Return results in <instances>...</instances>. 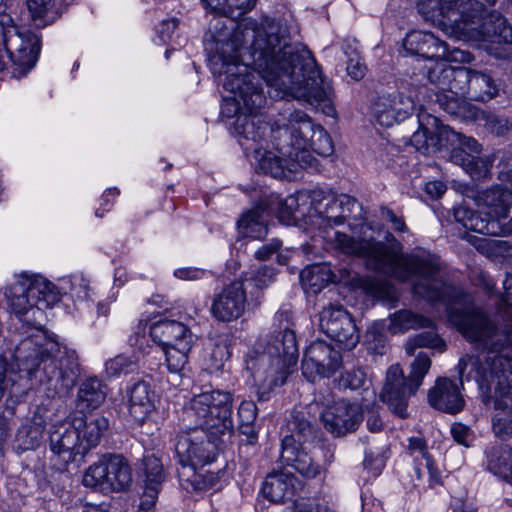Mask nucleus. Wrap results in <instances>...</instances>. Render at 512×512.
I'll list each match as a JSON object with an SVG mask.
<instances>
[{
  "label": "nucleus",
  "instance_id": "1",
  "mask_svg": "<svg viewBox=\"0 0 512 512\" xmlns=\"http://www.w3.org/2000/svg\"><path fill=\"white\" fill-rule=\"evenodd\" d=\"M328 237L344 254L365 259L369 269L401 282L413 280L415 296L443 304L449 321L469 341L487 350L484 362L479 356L462 357L458 374L462 383L474 380L493 402L494 435L501 440L512 438V344L474 307L470 295L444 283L438 257L420 248L411 253H396L383 242L372 238L355 239L339 231Z\"/></svg>",
  "mask_w": 512,
  "mask_h": 512
},
{
  "label": "nucleus",
  "instance_id": "2",
  "mask_svg": "<svg viewBox=\"0 0 512 512\" xmlns=\"http://www.w3.org/2000/svg\"><path fill=\"white\" fill-rule=\"evenodd\" d=\"M8 305L21 322L22 339L13 357L20 372L27 377L42 372L49 397H63L74 387L78 363L74 352L68 351L44 330V310L60 299L56 286L39 275L22 274L5 290Z\"/></svg>",
  "mask_w": 512,
  "mask_h": 512
},
{
  "label": "nucleus",
  "instance_id": "3",
  "mask_svg": "<svg viewBox=\"0 0 512 512\" xmlns=\"http://www.w3.org/2000/svg\"><path fill=\"white\" fill-rule=\"evenodd\" d=\"M237 37L252 42V60L266 82L271 98L296 99L313 107L324 104L330 111V86L322 78L314 57L305 48L288 44L273 22H248Z\"/></svg>",
  "mask_w": 512,
  "mask_h": 512
},
{
  "label": "nucleus",
  "instance_id": "4",
  "mask_svg": "<svg viewBox=\"0 0 512 512\" xmlns=\"http://www.w3.org/2000/svg\"><path fill=\"white\" fill-rule=\"evenodd\" d=\"M248 22H257L252 18L243 19L233 30L227 41L217 39L214 42L208 60L210 69L215 75H225L223 86L233 96L225 99L223 113L227 116L237 115L235 122L236 133L240 136L239 143L249 146H260L261 142H271L276 149V130L283 128L284 117L274 124L266 122L257 112L266 103L265 94L254 81V75L249 73V67L256 72L252 60V41L237 37Z\"/></svg>",
  "mask_w": 512,
  "mask_h": 512
},
{
  "label": "nucleus",
  "instance_id": "5",
  "mask_svg": "<svg viewBox=\"0 0 512 512\" xmlns=\"http://www.w3.org/2000/svg\"><path fill=\"white\" fill-rule=\"evenodd\" d=\"M418 6L429 17L440 16L456 37L487 41L498 58L512 55V27L499 14L487 15L479 0H421Z\"/></svg>",
  "mask_w": 512,
  "mask_h": 512
},
{
  "label": "nucleus",
  "instance_id": "6",
  "mask_svg": "<svg viewBox=\"0 0 512 512\" xmlns=\"http://www.w3.org/2000/svg\"><path fill=\"white\" fill-rule=\"evenodd\" d=\"M276 318L286 323L280 331L257 341L245 358L246 370L258 387V399L267 400L269 393L282 386L298 357L295 331L290 327L288 315L277 313Z\"/></svg>",
  "mask_w": 512,
  "mask_h": 512
},
{
  "label": "nucleus",
  "instance_id": "7",
  "mask_svg": "<svg viewBox=\"0 0 512 512\" xmlns=\"http://www.w3.org/2000/svg\"><path fill=\"white\" fill-rule=\"evenodd\" d=\"M274 136L276 150L288 158V173H295L298 167L317 170L319 162L313 153L328 157L334 151L329 134L301 110L291 112Z\"/></svg>",
  "mask_w": 512,
  "mask_h": 512
},
{
  "label": "nucleus",
  "instance_id": "8",
  "mask_svg": "<svg viewBox=\"0 0 512 512\" xmlns=\"http://www.w3.org/2000/svg\"><path fill=\"white\" fill-rule=\"evenodd\" d=\"M109 422L104 416L76 412L55 423L49 433L51 451L64 463L81 462L95 448Z\"/></svg>",
  "mask_w": 512,
  "mask_h": 512
},
{
  "label": "nucleus",
  "instance_id": "9",
  "mask_svg": "<svg viewBox=\"0 0 512 512\" xmlns=\"http://www.w3.org/2000/svg\"><path fill=\"white\" fill-rule=\"evenodd\" d=\"M233 399L229 392L212 390L194 395L184 408V417L208 431L210 437L228 441L233 432Z\"/></svg>",
  "mask_w": 512,
  "mask_h": 512
},
{
  "label": "nucleus",
  "instance_id": "10",
  "mask_svg": "<svg viewBox=\"0 0 512 512\" xmlns=\"http://www.w3.org/2000/svg\"><path fill=\"white\" fill-rule=\"evenodd\" d=\"M430 367V357L426 353L420 352L410 364L408 377L404 376L403 370L398 364L392 365L388 369L380 398L395 415L401 418L408 417V400L421 386Z\"/></svg>",
  "mask_w": 512,
  "mask_h": 512
},
{
  "label": "nucleus",
  "instance_id": "11",
  "mask_svg": "<svg viewBox=\"0 0 512 512\" xmlns=\"http://www.w3.org/2000/svg\"><path fill=\"white\" fill-rule=\"evenodd\" d=\"M82 483L100 491H124L132 483V473L123 457L106 454L87 468Z\"/></svg>",
  "mask_w": 512,
  "mask_h": 512
},
{
  "label": "nucleus",
  "instance_id": "12",
  "mask_svg": "<svg viewBox=\"0 0 512 512\" xmlns=\"http://www.w3.org/2000/svg\"><path fill=\"white\" fill-rule=\"evenodd\" d=\"M226 442L210 437L208 431L202 428H195L177 436L175 453L183 467L191 466L196 469L213 462L221 445Z\"/></svg>",
  "mask_w": 512,
  "mask_h": 512
},
{
  "label": "nucleus",
  "instance_id": "13",
  "mask_svg": "<svg viewBox=\"0 0 512 512\" xmlns=\"http://www.w3.org/2000/svg\"><path fill=\"white\" fill-rule=\"evenodd\" d=\"M311 205L308 210L309 225L318 228H327L342 225L349 217L357 218L361 214V206L358 201L346 194L335 196L326 194L321 204Z\"/></svg>",
  "mask_w": 512,
  "mask_h": 512
},
{
  "label": "nucleus",
  "instance_id": "14",
  "mask_svg": "<svg viewBox=\"0 0 512 512\" xmlns=\"http://www.w3.org/2000/svg\"><path fill=\"white\" fill-rule=\"evenodd\" d=\"M7 0H0V30L6 51L18 63L33 64L40 52V39L32 32L21 33L13 24V19L6 13Z\"/></svg>",
  "mask_w": 512,
  "mask_h": 512
},
{
  "label": "nucleus",
  "instance_id": "15",
  "mask_svg": "<svg viewBox=\"0 0 512 512\" xmlns=\"http://www.w3.org/2000/svg\"><path fill=\"white\" fill-rule=\"evenodd\" d=\"M425 87H420L412 96L404 93L380 95L373 105V115L376 122L383 127H391L395 123L407 119L418 104L422 107L421 97L424 98Z\"/></svg>",
  "mask_w": 512,
  "mask_h": 512
},
{
  "label": "nucleus",
  "instance_id": "16",
  "mask_svg": "<svg viewBox=\"0 0 512 512\" xmlns=\"http://www.w3.org/2000/svg\"><path fill=\"white\" fill-rule=\"evenodd\" d=\"M404 49L412 55H418L425 59H446L448 61L471 62L473 56L470 52L454 48L448 49V45L429 32L412 31L406 35L403 42Z\"/></svg>",
  "mask_w": 512,
  "mask_h": 512
},
{
  "label": "nucleus",
  "instance_id": "17",
  "mask_svg": "<svg viewBox=\"0 0 512 512\" xmlns=\"http://www.w3.org/2000/svg\"><path fill=\"white\" fill-rule=\"evenodd\" d=\"M319 325L322 332L345 349H353L359 342L360 335L354 320L341 305H329L323 308Z\"/></svg>",
  "mask_w": 512,
  "mask_h": 512
},
{
  "label": "nucleus",
  "instance_id": "18",
  "mask_svg": "<svg viewBox=\"0 0 512 512\" xmlns=\"http://www.w3.org/2000/svg\"><path fill=\"white\" fill-rule=\"evenodd\" d=\"M342 364L338 350L324 341H315L306 349L302 359V374L309 381L330 377Z\"/></svg>",
  "mask_w": 512,
  "mask_h": 512
},
{
  "label": "nucleus",
  "instance_id": "19",
  "mask_svg": "<svg viewBox=\"0 0 512 512\" xmlns=\"http://www.w3.org/2000/svg\"><path fill=\"white\" fill-rule=\"evenodd\" d=\"M323 198L324 191L316 188L307 193L290 195L284 200L274 197L269 203L264 204V207L267 211L277 213L279 220L286 225H291L298 220H303L306 224H309V208H311V205L321 204ZM316 208L319 207L316 206Z\"/></svg>",
  "mask_w": 512,
  "mask_h": 512
},
{
  "label": "nucleus",
  "instance_id": "20",
  "mask_svg": "<svg viewBox=\"0 0 512 512\" xmlns=\"http://www.w3.org/2000/svg\"><path fill=\"white\" fill-rule=\"evenodd\" d=\"M321 419L327 431L340 437L359 427L363 421V411L360 404L339 399L326 405Z\"/></svg>",
  "mask_w": 512,
  "mask_h": 512
},
{
  "label": "nucleus",
  "instance_id": "21",
  "mask_svg": "<svg viewBox=\"0 0 512 512\" xmlns=\"http://www.w3.org/2000/svg\"><path fill=\"white\" fill-rule=\"evenodd\" d=\"M457 138L459 147L451 151V161L461 166L472 178L480 179L486 177L492 167L490 156H480L481 145L472 137L452 131Z\"/></svg>",
  "mask_w": 512,
  "mask_h": 512
},
{
  "label": "nucleus",
  "instance_id": "22",
  "mask_svg": "<svg viewBox=\"0 0 512 512\" xmlns=\"http://www.w3.org/2000/svg\"><path fill=\"white\" fill-rule=\"evenodd\" d=\"M246 301L247 294L244 291L243 284L234 281L214 296L211 314L221 322L236 320L243 314Z\"/></svg>",
  "mask_w": 512,
  "mask_h": 512
},
{
  "label": "nucleus",
  "instance_id": "23",
  "mask_svg": "<svg viewBox=\"0 0 512 512\" xmlns=\"http://www.w3.org/2000/svg\"><path fill=\"white\" fill-rule=\"evenodd\" d=\"M141 474L144 491L139 505L140 512H149L156 504L162 484L166 479L161 459L154 454L145 455L142 459Z\"/></svg>",
  "mask_w": 512,
  "mask_h": 512
},
{
  "label": "nucleus",
  "instance_id": "24",
  "mask_svg": "<svg viewBox=\"0 0 512 512\" xmlns=\"http://www.w3.org/2000/svg\"><path fill=\"white\" fill-rule=\"evenodd\" d=\"M419 129L411 136V144L422 154L435 153L440 149L441 138L450 129L441 125L439 119L422 111L418 114Z\"/></svg>",
  "mask_w": 512,
  "mask_h": 512
},
{
  "label": "nucleus",
  "instance_id": "25",
  "mask_svg": "<svg viewBox=\"0 0 512 512\" xmlns=\"http://www.w3.org/2000/svg\"><path fill=\"white\" fill-rule=\"evenodd\" d=\"M149 335L153 342L167 348L170 346L194 345L197 336L184 323L176 320L162 319L150 326Z\"/></svg>",
  "mask_w": 512,
  "mask_h": 512
},
{
  "label": "nucleus",
  "instance_id": "26",
  "mask_svg": "<svg viewBox=\"0 0 512 512\" xmlns=\"http://www.w3.org/2000/svg\"><path fill=\"white\" fill-rule=\"evenodd\" d=\"M456 82H459L460 93H465L471 100L487 102L498 93L490 75L473 69L459 68Z\"/></svg>",
  "mask_w": 512,
  "mask_h": 512
},
{
  "label": "nucleus",
  "instance_id": "27",
  "mask_svg": "<svg viewBox=\"0 0 512 512\" xmlns=\"http://www.w3.org/2000/svg\"><path fill=\"white\" fill-rule=\"evenodd\" d=\"M280 458L305 478L313 479L322 474V467L309 455L304 445L295 444L293 437H283Z\"/></svg>",
  "mask_w": 512,
  "mask_h": 512
},
{
  "label": "nucleus",
  "instance_id": "28",
  "mask_svg": "<svg viewBox=\"0 0 512 512\" xmlns=\"http://www.w3.org/2000/svg\"><path fill=\"white\" fill-rule=\"evenodd\" d=\"M429 403L435 409L455 414L462 410L464 399L457 384L447 378H439L435 386L430 389Z\"/></svg>",
  "mask_w": 512,
  "mask_h": 512
},
{
  "label": "nucleus",
  "instance_id": "29",
  "mask_svg": "<svg viewBox=\"0 0 512 512\" xmlns=\"http://www.w3.org/2000/svg\"><path fill=\"white\" fill-rule=\"evenodd\" d=\"M239 431L245 437L239 446V453L245 458H249L255 453L258 434L255 430V421L257 418V407L252 401L241 402L238 408Z\"/></svg>",
  "mask_w": 512,
  "mask_h": 512
},
{
  "label": "nucleus",
  "instance_id": "30",
  "mask_svg": "<svg viewBox=\"0 0 512 512\" xmlns=\"http://www.w3.org/2000/svg\"><path fill=\"white\" fill-rule=\"evenodd\" d=\"M300 487L296 476L284 471L273 472L267 475L262 485V494L271 502H281L292 499Z\"/></svg>",
  "mask_w": 512,
  "mask_h": 512
},
{
  "label": "nucleus",
  "instance_id": "31",
  "mask_svg": "<svg viewBox=\"0 0 512 512\" xmlns=\"http://www.w3.org/2000/svg\"><path fill=\"white\" fill-rule=\"evenodd\" d=\"M454 218L467 230L490 236L501 234L500 220L488 216L485 212L459 206L454 208Z\"/></svg>",
  "mask_w": 512,
  "mask_h": 512
},
{
  "label": "nucleus",
  "instance_id": "32",
  "mask_svg": "<svg viewBox=\"0 0 512 512\" xmlns=\"http://www.w3.org/2000/svg\"><path fill=\"white\" fill-rule=\"evenodd\" d=\"M130 416L137 423H143L155 409L156 395L145 381H138L128 392Z\"/></svg>",
  "mask_w": 512,
  "mask_h": 512
},
{
  "label": "nucleus",
  "instance_id": "33",
  "mask_svg": "<svg viewBox=\"0 0 512 512\" xmlns=\"http://www.w3.org/2000/svg\"><path fill=\"white\" fill-rule=\"evenodd\" d=\"M465 93H454L452 89H446L435 93L436 102L440 108L452 116L459 117L466 121L476 122L479 120L481 109L461 99Z\"/></svg>",
  "mask_w": 512,
  "mask_h": 512
},
{
  "label": "nucleus",
  "instance_id": "34",
  "mask_svg": "<svg viewBox=\"0 0 512 512\" xmlns=\"http://www.w3.org/2000/svg\"><path fill=\"white\" fill-rule=\"evenodd\" d=\"M241 146L246 152L253 151L256 161L255 168L258 172L269 174L273 178H287L289 176L286 165L288 158L281 153L276 155L272 151L264 149L263 145L253 147L241 142Z\"/></svg>",
  "mask_w": 512,
  "mask_h": 512
},
{
  "label": "nucleus",
  "instance_id": "35",
  "mask_svg": "<svg viewBox=\"0 0 512 512\" xmlns=\"http://www.w3.org/2000/svg\"><path fill=\"white\" fill-rule=\"evenodd\" d=\"M479 205L487 208L485 214L494 219H505L512 204V186L511 191L500 186L493 187L479 193L477 197Z\"/></svg>",
  "mask_w": 512,
  "mask_h": 512
},
{
  "label": "nucleus",
  "instance_id": "36",
  "mask_svg": "<svg viewBox=\"0 0 512 512\" xmlns=\"http://www.w3.org/2000/svg\"><path fill=\"white\" fill-rule=\"evenodd\" d=\"M275 275L272 267L264 265L243 273L237 282L243 284L245 293L249 295L251 301L255 302V305H258L262 291L275 281Z\"/></svg>",
  "mask_w": 512,
  "mask_h": 512
},
{
  "label": "nucleus",
  "instance_id": "37",
  "mask_svg": "<svg viewBox=\"0 0 512 512\" xmlns=\"http://www.w3.org/2000/svg\"><path fill=\"white\" fill-rule=\"evenodd\" d=\"M269 212L264 203L245 212L238 220L239 232L252 239H263L268 234L267 218Z\"/></svg>",
  "mask_w": 512,
  "mask_h": 512
},
{
  "label": "nucleus",
  "instance_id": "38",
  "mask_svg": "<svg viewBox=\"0 0 512 512\" xmlns=\"http://www.w3.org/2000/svg\"><path fill=\"white\" fill-rule=\"evenodd\" d=\"M487 469L512 484V448L496 444L486 450Z\"/></svg>",
  "mask_w": 512,
  "mask_h": 512
},
{
  "label": "nucleus",
  "instance_id": "39",
  "mask_svg": "<svg viewBox=\"0 0 512 512\" xmlns=\"http://www.w3.org/2000/svg\"><path fill=\"white\" fill-rule=\"evenodd\" d=\"M105 385L95 377L84 380L78 389L76 404L80 410H93L106 399Z\"/></svg>",
  "mask_w": 512,
  "mask_h": 512
},
{
  "label": "nucleus",
  "instance_id": "40",
  "mask_svg": "<svg viewBox=\"0 0 512 512\" xmlns=\"http://www.w3.org/2000/svg\"><path fill=\"white\" fill-rule=\"evenodd\" d=\"M387 329L392 334L410 329L433 328V321L411 310L401 309L389 315Z\"/></svg>",
  "mask_w": 512,
  "mask_h": 512
},
{
  "label": "nucleus",
  "instance_id": "41",
  "mask_svg": "<svg viewBox=\"0 0 512 512\" xmlns=\"http://www.w3.org/2000/svg\"><path fill=\"white\" fill-rule=\"evenodd\" d=\"M437 61L430 67H427L428 81L435 86L439 87L442 91L452 89L454 93H459L461 90L456 82L458 69L453 68L446 59H436Z\"/></svg>",
  "mask_w": 512,
  "mask_h": 512
},
{
  "label": "nucleus",
  "instance_id": "42",
  "mask_svg": "<svg viewBox=\"0 0 512 512\" xmlns=\"http://www.w3.org/2000/svg\"><path fill=\"white\" fill-rule=\"evenodd\" d=\"M352 280L365 293L382 301L389 307L395 306L398 301L395 287L387 281L378 280L373 277H357Z\"/></svg>",
  "mask_w": 512,
  "mask_h": 512
},
{
  "label": "nucleus",
  "instance_id": "43",
  "mask_svg": "<svg viewBox=\"0 0 512 512\" xmlns=\"http://www.w3.org/2000/svg\"><path fill=\"white\" fill-rule=\"evenodd\" d=\"M334 274L330 264H318L305 268L300 273L302 283L317 293L333 280Z\"/></svg>",
  "mask_w": 512,
  "mask_h": 512
},
{
  "label": "nucleus",
  "instance_id": "44",
  "mask_svg": "<svg viewBox=\"0 0 512 512\" xmlns=\"http://www.w3.org/2000/svg\"><path fill=\"white\" fill-rule=\"evenodd\" d=\"M27 6L37 27L53 23L60 15L56 0H27Z\"/></svg>",
  "mask_w": 512,
  "mask_h": 512
},
{
  "label": "nucleus",
  "instance_id": "45",
  "mask_svg": "<svg viewBox=\"0 0 512 512\" xmlns=\"http://www.w3.org/2000/svg\"><path fill=\"white\" fill-rule=\"evenodd\" d=\"M211 351L206 359L207 368L211 371H218L230 358V344L227 335H217L211 338Z\"/></svg>",
  "mask_w": 512,
  "mask_h": 512
},
{
  "label": "nucleus",
  "instance_id": "46",
  "mask_svg": "<svg viewBox=\"0 0 512 512\" xmlns=\"http://www.w3.org/2000/svg\"><path fill=\"white\" fill-rule=\"evenodd\" d=\"M417 348H430L443 352L446 349L445 341L433 330L422 332L410 337L405 344V352L412 356Z\"/></svg>",
  "mask_w": 512,
  "mask_h": 512
},
{
  "label": "nucleus",
  "instance_id": "47",
  "mask_svg": "<svg viewBox=\"0 0 512 512\" xmlns=\"http://www.w3.org/2000/svg\"><path fill=\"white\" fill-rule=\"evenodd\" d=\"M256 4V0H247L238 4L235 0H213L207 3L210 11L231 19H236L250 11Z\"/></svg>",
  "mask_w": 512,
  "mask_h": 512
},
{
  "label": "nucleus",
  "instance_id": "48",
  "mask_svg": "<svg viewBox=\"0 0 512 512\" xmlns=\"http://www.w3.org/2000/svg\"><path fill=\"white\" fill-rule=\"evenodd\" d=\"M287 429L290 434L284 437H293L295 444L298 446L305 445L306 442L313 438V427L301 413L292 414L291 419L287 423Z\"/></svg>",
  "mask_w": 512,
  "mask_h": 512
},
{
  "label": "nucleus",
  "instance_id": "49",
  "mask_svg": "<svg viewBox=\"0 0 512 512\" xmlns=\"http://www.w3.org/2000/svg\"><path fill=\"white\" fill-rule=\"evenodd\" d=\"M194 345H185V347L178 346H170L167 348H162V351L165 355V362L169 372L171 373H179L184 369L186 364L188 363L189 353Z\"/></svg>",
  "mask_w": 512,
  "mask_h": 512
},
{
  "label": "nucleus",
  "instance_id": "50",
  "mask_svg": "<svg viewBox=\"0 0 512 512\" xmlns=\"http://www.w3.org/2000/svg\"><path fill=\"white\" fill-rule=\"evenodd\" d=\"M481 114L477 122L483 121L484 127L491 134L503 136L512 129V119L506 116L486 113L483 110H481Z\"/></svg>",
  "mask_w": 512,
  "mask_h": 512
},
{
  "label": "nucleus",
  "instance_id": "51",
  "mask_svg": "<svg viewBox=\"0 0 512 512\" xmlns=\"http://www.w3.org/2000/svg\"><path fill=\"white\" fill-rule=\"evenodd\" d=\"M365 341L370 352L376 355H384L388 348L387 338L382 332L380 324H373L368 328Z\"/></svg>",
  "mask_w": 512,
  "mask_h": 512
},
{
  "label": "nucleus",
  "instance_id": "52",
  "mask_svg": "<svg viewBox=\"0 0 512 512\" xmlns=\"http://www.w3.org/2000/svg\"><path fill=\"white\" fill-rule=\"evenodd\" d=\"M136 369V361L133 358L124 355H118L115 358L108 360L105 364L106 373L110 376L128 374Z\"/></svg>",
  "mask_w": 512,
  "mask_h": 512
},
{
  "label": "nucleus",
  "instance_id": "53",
  "mask_svg": "<svg viewBox=\"0 0 512 512\" xmlns=\"http://www.w3.org/2000/svg\"><path fill=\"white\" fill-rule=\"evenodd\" d=\"M477 248L483 254L496 256L509 252L511 245L505 240L482 238L479 241Z\"/></svg>",
  "mask_w": 512,
  "mask_h": 512
},
{
  "label": "nucleus",
  "instance_id": "54",
  "mask_svg": "<svg viewBox=\"0 0 512 512\" xmlns=\"http://www.w3.org/2000/svg\"><path fill=\"white\" fill-rule=\"evenodd\" d=\"M365 373L360 369L346 371L339 379L340 387L344 389L357 390L365 384Z\"/></svg>",
  "mask_w": 512,
  "mask_h": 512
},
{
  "label": "nucleus",
  "instance_id": "55",
  "mask_svg": "<svg viewBox=\"0 0 512 512\" xmlns=\"http://www.w3.org/2000/svg\"><path fill=\"white\" fill-rule=\"evenodd\" d=\"M346 70L348 75L354 80H360L365 76L366 66L362 63L357 52L354 51L350 55Z\"/></svg>",
  "mask_w": 512,
  "mask_h": 512
},
{
  "label": "nucleus",
  "instance_id": "56",
  "mask_svg": "<svg viewBox=\"0 0 512 512\" xmlns=\"http://www.w3.org/2000/svg\"><path fill=\"white\" fill-rule=\"evenodd\" d=\"M2 45L3 47L0 48V71L4 69L6 63L8 61H11L14 65L18 66V75L24 76L29 70H31L37 61H35L33 64L29 65L28 63H18L13 59L11 55H8V51H6V47L4 44V39L2 38Z\"/></svg>",
  "mask_w": 512,
  "mask_h": 512
},
{
  "label": "nucleus",
  "instance_id": "57",
  "mask_svg": "<svg viewBox=\"0 0 512 512\" xmlns=\"http://www.w3.org/2000/svg\"><path fill=\"white\" fill-rule=\"evenodd\" d=\"M292 512H329L326 505L315 500H300L293 503Z\"/></svg>",
  "mask_w": 512,
  "mask_h": 512
},
{
  "label": "nucleus",
  "instance_id": "58",
  "mask_svg": "<svg viewBox=\"0 0 512 512\" xmlns=\"http://www.w3.org/2000/svg\"><path fill=\"white\" fill-rule=\"evenodd\" d=\"M381 217L388 221L396 232H405L407 230L404 218L396 215L391 209L386 207L382 208Z\"/></svg>",
  "mask_w": 512,
  "mask_h": 512
},
{
  "label": "nucleus",
  "instance_id": "59",
  "mask_svg": "<svg viewBox=\"0 0 512 512\" xmlns=\"http://www.w3.org/2000/svg\"><path fill=\"white\" fill-rule=\"evenodd\" d=\"M451 434L453 436V439L457 443L464 445L466 447L469 446V438L471 435V431L467 426L461 423H455L451 427Z\"/></svg>",
  "mask_w": 512,
  "mask_h": 512
},
{
  "label": "nucleus",
  "instance_id": "60",
  "mask_svg": "<svg viewBox=\"0 0 512 512\" xmlns=\"http://www.w3.org/2000/svg\"><path fill=\"white\" fill-rule=\"evenodd\" d=\"M408 448L411 454L415 456L416 460H418V456L416 454H419L422 460L430 457L429 453L427 452L426 443L424 439L420 437L410 438Z\"/></svg>",
  "mask_w": 512,
  "mask_h": 512
},
{
  "label": "nucleus",
  "instance_id": "61",
  "mask_svg": "<svg viewBox=\"0 0 512 512\" xmlns=\"http://www.w3.org/2000/svg\"><path fill=\"white\" fill-rule=\"evenodd\" d=\"M281 247V242L278 239H272L269 243L263 245L255 252V257L260 260H266L276 253Z\"/></svg>",
  "mask_w": 512,
  "mask_h": 512
},
{
  "label": "nucleus",
  "instance_id": "62",
  "mask_svg": "<svg viewBox=\"0 0 512 512\" xmlns=\"http://www.w3.org/2000/svg\"><path fill=\"white\" fill-rule=\"evenodd\" d=\"M14 380L8 376V363L7 360L0 355V399L3 397L4 392Z\"/></svg>",
  "mask_w": 512,
  "mask_h": 512
},
{
  "label": "nucleus",
  "instance_id": "63",
  "mask_svg": "<svg viewBox=\"0 0 512 512\" xmlns=\"http://www.w3.org/2000/svg\"><path fill=\"white\" fill-rule=\"evenodd\" d=\"M205 272L198 268H180L175 270L174 275L182 280H198L204 276Z\"/></svg>",
  "mask_w": 512,
  "mask_h": 512
},
{
  "label": "nucleus",
  "instance_id": "64",
  "mask_svg": "<svg viewBox=\"0 0 512 512\" xmlns=\"http://www.w3.org/2000/svg\"><path fill=\"white\" fill-rule=\"evenodd\" d=\"M178 26V20L176 18L162 21L158 33L163 41L170 38L175 29Z\"/></svg>",
  "mask_w": 512,
  "mask_h": 512
}]
</instances>
